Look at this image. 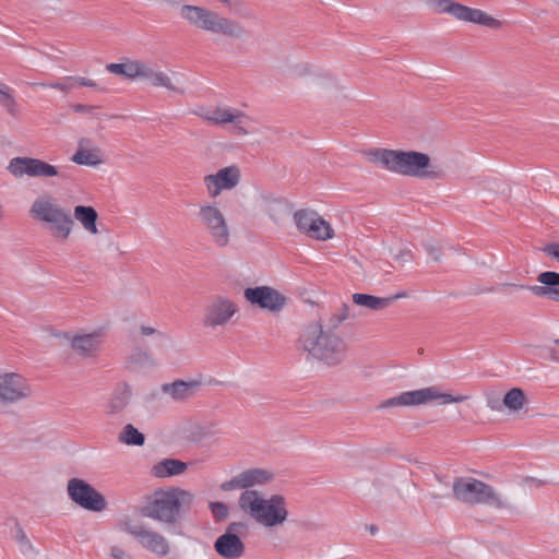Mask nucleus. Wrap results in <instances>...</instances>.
<instances>
[{
    "instance_id": "f257e3e1",
    "label": "nucleus",
    "mask_w": 559,
    "mask_h": 559,
    "mask_svg": "<svg viewBox=\"0 0 559 559\" xmlns=\"http://www.w3.org/2000/svg\"><path fill=\"white\" fill-rule=\"evenodd\" d=\"M298 347L329 367L338 366L346 358L347 344L335 333L324 332L323 325L311 323L305 328L298 340Z\"/></svg>"
},
{
    "instance_id": "f03ea898",
    "label": "nucleus",
    "mask_w": 559,
    "mask_h": 559,
    "mask_svg": "<svg viewBox=\"0 0 559 559\" xmlns=\"http://www.w3.org/2000/svg\"><path fill=\"white\" fill-rule=\"evenodd\" d=\"M192 501L193 495L179 487L157 489L141 508V514L169 527L179 522L182 509H189Z\"/></svg>"
},
{
    "instance_id": "7ed1b4c3",
    "label": "nucleus",
    "mask_w": 559,
    "mask_h": 559,
    "mask_svg": "<svg viewBox=\"0 0 559 559\" xmlns=\"http://www.w3.org/2000/svg\"><path fill=\"white\" fill-rule=\"evenodd\" d=\"M368 156L371 163L379 164L389 171L417 178L430 177L429 171L426 170L430 158L425 153L376 148L370 151Z\"/></svg>"
},
{
    "instance_id": "20e7f679",
    "label": "nucleus",
    "mask_w": 559,
    "mask_h": 559,
    "mask_svg": "<svg viewBox=\"0 0 559 559\" xmlns=\"http://www.w3.org/2000/svg\"><path fill=\"white\" fill-rule=\"evenodd\" d=\"M238 504L243 512L265 527L282 525L288 516L285 499L280 495L264 499L257 490H245Z\"/></svg>"
},
{
    "instance_id": "39448f33",
    "label": "nucleus",
    "mask_w": 559,
    "mask_h": 559,
    "mask_svg": "<svg viewBox=\"0 0 559 559\" xmlns=\"http://www.w3.org/2000/svg\"><path fill=\"white\" fill-rule=\"evenodd\" d=\"M180 16L189 25L204 32L231 38H239L245 35V28L238 22L204 7L183 4L180 8Z\"/></svg>"
},
{
    "instance_id": "423d86ee",
    "label": "nucleus",
    "mask_w": 559,
    "mask_h": 559,
    "mask_svg": "<svg viewBox=\"0 0 559 559\" xmlns=\"http://www.w3.org/2000/svg\"><path fill=\"white\" fill-rule=\"evenodd\" d=\"M453 498L467 506L485 504L508 509L510 503L495 488L476 478H456L452 485Z\"/></svg>"
},
{
    "instance_id": "0eeeda50",
    "label": "nucleus",
    "mask_w": 559,
    "mask_h": 559,
    "mask_svg": "<svg viewBox=\"0 0 559 559\" xmlns=\"http://www.w3.org/2000/svg\"><path fill=\"white\" fill-rule=\"evenodd\" d=\"M29 215L36 221L49 224L51 235L60 241L69 238L74 226L70 211L60 207L50 195L37 198L29 209Z\"/></svg>"
},
{
    "instance_id": "6e6552de",
    "label": "nucleus",
    "mask_w": 559,
    "mask_h": 559,
    "mask_svg": "<svg viewBox=\"0 0 559 559\" xmlns=\"http://www.w3.org/2000/svg\"><path fill=\"white\" fill-rule=\"evenodd\" d=\"M197 218L201 228L218 247H227L230 242V227L228 221L215 202H205L199 205Z\"/></svg>"
},
{
    "instance_id": "1a4fd4ad",
    "label": "nucleus",
    "mask_w": 559,
    "mask_h": 559,
    "mask_svg": "<svg viewBox=\"0 0 559 559\" xmlns=\"http://www.w3.org/2000/svg\"><path fill=\"white\" fill-rule=\"evenodd\" d=\"M433 400H439L440 404H451L462 403L467 400V396L441 393L439 388L433 385L419 390L403 392L397 396L383 401L380 404V408L395 406H418Z\"/></svg>"
},
{
    "instance_id": "9d476101",
    "label": "nucleus",
    "mask_w": 559,
    "mask_h": 559,
    "mask_svg": "<svg viewBox=\"0 0 559 559\" xmlns=\"http://www.w3.org/2000/svg\"><path fill=\"white\" fill-rule=\"evenodd\" d=\"M8 170L15 178L27 176L48 179L62 176L60 167L35 157H13L9 162Z\"/></svg>"
},
{
    "instance_id": "9b49d317",
    "label": "nucleus",
    "mask_w": 559,
    "mask_h": 559,
    "mask_svg": "<svg viewBox=\"0 0 559 559\" xmlns=\"http://www.w3.org/2000/svg\"><path fill=\"white\" fill-rule=\"evenodd\" d=\"M293 218L297 229L309 238L325 241L334 236L331 224L313 210H298L294 213Z\"/></svg>"
},
{
    "instance_id": "f8f14e48",
    "label": "nucleus",
    "mask_w": 559,
    "mask_h": 559,
    "mask_svg": "<svg viewBox=\"0 0 559 559\" xmlns=\"http://www.w3.org/2000/svg\"><path fill=\"white\" fill-rule=\"evenodd\" d=\"M67 493L72 502L84 510L100 512L106 508L104 496L81 478L74 477L68 481Z\"/></svg>"
},
{
    "instance_id": "ddd939ff",
    "label": "nucleus",
    "mask_w": 559,
    "mask_h": 559,
    "mask_svg": "<svg viewBox=\"0 0 559 559\" xmlns=\"http://www.w3.org/2000/svg\"><path fill=\"white\" fill-rule=\"evenodd\" d=\"M237 304L227 296L212 298L204 308L202 324L204 328L216 330L227 325L238 312Z\"/></svg>"
},
{
    "instance_id": "4468645a",
    "label": "nucleus",
    "mask_w": 559,
    "mask_h": 559,
    "mask_svg": "<svg viewBox=\"0 0 559 559\" xmlns=\"http://www.w3.org/2000/svg\"><path fill=\"white\" fill-rule=\"evenodd\" d=\"M247 524L243 522H233L226 531L214 542V550L223 559H239L246 551L245 543L240 535L247 531Z\"/></svg>"
},
{
    "instance_id": "2eb2a0df",
    "label": "nucleus",
    "mask_w": 559,
    "mask_h": 559,
    "mask_svg": "<svg viewBox=\"0 0 559 559\" xmlns=\"http://www.w3.org/2000/svg\"><path fill=\"white\" fill-rule=\"evenodd\" d=\"M124 531L144 549L157 557H166L170 552V543L163 534L156 531L130 522L124 524Z\"/></svg>"
},
{
    "instance_id": "dca6fc26",
    "label": "nucleus",
    "mask_w": 559,
    "mask_h": 559,
    "mask_svg": "<svg viewBox=\"0 0 559 559\" xmlns=\"http://www.w3.org/2000/svg\"><path fill=\"white\" fill-rule=\"evenodd\" d=\"M32 395V389L26 378L16 372L0 373V401L13 404Z\"/></svg>"
},
{
    "instance_id": "f3484780",
    "label": "nucleus",
    "mask_w": 559,
    "mask_h": 559,
    "mask_svg": "<svg viewBox=\"0 0 559 559\" xmlns=\"http://www.w3.org/2000/svg\"><path fill=\"white\" fill-rule=\"evenodd\" d=\"M199 116L204 120L214 124L234 123V133L237 135H246L249 131L246 128L248 117L245 112L231 107H214L209 109H201Z\"/></svg>"
},
{
    "instance_id": "a211bd4d",
    "label": "nucleus",
    "mask_w": 559,
    "mask_h": 559,
    "mask_svg": "<svg viewBox=\"0 0 559 559\" xmlns=\"http://www.w3.org/2000/svg\"><path fill=\"white\" fill-rule=\"evenodd\" d=\"M241 179L240 168L237 165H230L218 169L215 174L204 176L203 183L209 197L217 198L225 190L236 188Z\"/></svg>"
},
{
    "instance_id": "6ab92c4d",
    "label": "nucleus",
    "mask_w": 559,
    "mask_h": 559,
    "mask_svg": "<svg viewBox=\"0 0 559 559\" xmlns=\"http://www.w3.org/2000/svg\"><path fill=\"white\" fill-rule=\"evenodd\" d=\"M243 297L251 305L271 312H278L286 305V297L270 286L248 287Z\"/></svg>"
},
{
    "instance_id": "aec40b11",
    "label": "nucleus",
    "mask_w": 559,
    "mask_h": 559,
    "mask_svg": "<svg viewBox=\"0 0 559 559\" xmlns=\"http://www.w3.org/2000/svg\"><path fill=\"white\" fill-rule=\"evenodd\" d=\"M537 282L540 285L525 286L522 284H507L514 289H527L534 296L559 302V273L545 271L538 274Z\"/></svg>"
},
{
    "instance_id": "412c9836",
    "label": "nucleus",
    "mask_w": 559,
    "mask_h": 559,
    "mask_svg": "<svg viewBox=\"0 0 559 559\" xmlns=\"http://www.w3.org/2000/svg\"><path fill=\"white\" fill-rule=\"evenodd\" d=\"M273 475L271 472L263 468H250L243 471L233 477L230 480L221 484V489L224 491H231L237 489H246L254 486H260L272 480Z\"/></svg>"
},
{
    "instance_id": "4be33fe9",
    "label": "nucleus",
    "mask_w": 559,
    "mask_h": 559,
    "mask_svg": "<svg viewBox=\"0 0 559 559\" xmlns=\"http://www.w3.org/2000/svg\"><path fill=\"white\" fill-rule=\"evenodd\" d=\"M454 19L462 22L485 26L490 29H499L502 26L501 21L489 15L485 11L480 9L471 8L461 3L457 5Z\"/></svg>"
},
{
    "instance_id": "5701e85b",
    "label": "nucleus",
    "mask_w": 559,
    "mask_h": 559,
    "mask_svg": "<svg viewBox=\"0 0 559 559\" xmlns=\"http://www.w3.org/2000/svg\"><path fill=\"white\" fill-rule=\"evenodd\" d=\"M200 386L201 382L197 380H176L173 383H164L162 392L170 395L175 401H186L193 396Z\"/></svg>"
},
{
    "instance_id": "b1692460",
    "label": "nucleus",
    "mask_w": 559,
    "mask_h": 559,
    "mask_svg": "<svg viewBox=\"0 0 559 559\" xmlns=\"http://www.w3.org/2000/svg\"><path fill=\"white\" fill-rule=\"evenodd\" d=\"M293 73L298 78H310L313 83H317L324 88L334 84V79L328 72L308 62L296 64L293 68Z\"/></svg>"
},
{
    "instance_id": "393cba45",
    "label": "nucleus",
    "mask_w": 559,
    "mask_h": 559,
    "mask_svg": "<svg viewBox=\"0 0 559 559\" xmlns=\"http://www.w3.org/2000/svg\"><path fill=\"white\" fill-rule=\"evenodd\" d=\"M188 468L187 463L177 459H163L156 462L151 469L154 477L168 478L183 474Z\"/></svg>"
},
{
    "instance_id": "a878e982",
    "label": "nucleus",
    "mask_w": 559,
    "mask_h": 559,
    "mask_svg": "<svg viewBox=\"0 0 559 559\" xmlns=\"http://www.w3.org/2000/svg\"><path fill=\"white\" fill-rule=\"evenodd\" d=\"M71 345L79 355L93 356L99 348V335L97 333L75 335Z\"/></svg>"
},
{
    "instance_id": "bb28decb",
    "label": "nucleus",
    "mask_w": 559,
    "mask_h": 559,
    "mask_svg": "<svg viewBox=\"0 0 559 559\" xmlns=\"http://www.w3.org/2000/svg\"><path fill=\"white\" fill-rule=\"evenodd\" d=\"M74 218L82 227L92 235L98 234L97 218L98 214L93 206L76 205L73 211Z\"/></svg>"
},
{
    "instance_id": "cd10ccee",
    "label": "nucleus",
    "mask_w": 559,
    "mask_h": 559,
    "mask_svg": "<svg viewBox=\"0 0 559 559\" xmlns=\"http://www.w3.org/2000/svg\"><path fill=\"white\" fill-rule=\"evenodd\" d=\"M131 391L128 385L117 386L106 405V413L108 415H117L121 413L129 404Z\"/></svg>"
},
{
    "instance_id": "c85d7f7f",
    "label": "nucleus",
    "mask_w": 559,
    "mask_h": 559,
    "mask_svg": "<svg viewBox=\"0 0 559 559\" xmlns=\"http://www.w3.org/2000/svg\"><path fill=\"white\" fill-rule=\"evenodd\" d=\"M405 294H399L389 298H380L367 294H354L353 300L356 305L366 307L371 310H378L388 307L393 300L404 297Z\"/></svg>"
},
{
    "instance_id": "c756f323",
    "label": "nucleus",
    "mask_w": 559,
    "mask_h": 559,
    "mask_svg": "<svg viewBox=\"0 0 559 559\" xmlns=\"http://www.w3.org/2000/svg\"><path fill=\"white\" fill-rule=\"evenodd\" d=\"M118 440L127 445L141 447L145 442V437L132 424H127L120 431Z\"/></svg>"
},
{
    "instance_id": "7c9ffc66",
    "label": "nucleus",
    "mask_w": 559,
    "mask_h": 559,
    "mask_svg": "<svg viewBox=\"0 0 559 559\" xmlns=\"http://www.w3.org/2000/svg\"><path fill=\"white\" fill-rule=\"evenodd\" d=\"M350 308L348 305L343 304L335 312H333L326 320L323 329L324 332L334 333L341 324L349 318Z\"/></svg>"
},
{
    "instance_id": "2f4dec72",
    "label": "nucleus",
    "mask_w": 559,
    "mask_h": 559,
    "mask_svg": "<svg viewBox=\"0 0 559 559\" xmlns=\"http://www.w3.org/2000/svg\"><path fill=\"white\" fill-rule=\"evenodd\" d=\"M136 67H138V60L134 61H128L123 63H108L106 66V69L108 72L123 76L129 80H135L136 79Z\"/></svg>"
},
{
    "instance_id": "473e14b6",
    "label": "nucleus",
    "mask_w": 559,
    "mask_h": 559,
    "mask_svg": "<svg viewBox=\"0 0 559 559\" xmlns=\"http://www.w3.org/2000/svg\"><path fill=\"white\" fill-rule=\"evenodd\" d=\"M526 401L524 391L519 388L511 389L503 397V405L512 412L522 409Z\"/></svg>"
},
{
    "instance_id": "72a5a7b5",
    "label": "nucleus",
    "mask_w": 559,
    "mask_h": 559,
    "mask_svg": "<svg viewBox=\"0 0 559 559\" xmlns=\"http://www.w3.org/2000/svg\"><path fill=\"white\" fill-rule=\"evenodd\" d=\"M0 105L4 107L10 115H16L17 104L14 98V91L3 82H0Z\"/></svg>"
},
{
    "instance_id": "f704fd0d",
    "label": "nucleus",
    "mask_w": 559,
    "mask_h": 559,
    "mask_svg": "<svg viewBox=\"0 0 559 559\" xmlns=\"http://www.w3.org/2000/svg\"><path fill=\"white\" fill-rule=\"evenodd\" d=\"M150 83L155 87H165L168 91L177 94L183 93V88H181L177 84H174L171 79L158 69L153 74L152 79L150 80Z\"/></svg>"
},
{
    "instance_id": "c9c22d12",
    "label": "nucleus",
    "mask_w": 559,
    "mask_h": 559,
    "mask_svg": "<svg viewBox=\"0 0 559 559\" xmlns=\"http://www.w3.org/2000/svg\"><path fill=\"white\" fill-rule=\"evenodd\" d=\"M430 10L438 14H450L454 17L459 2L452 0H426Z\"/></svg>"
},
{
    "instance_id": "e433bc0d",
    "label": "nucleus",
    "mask_w": 559,
    "mask_h": 559,
    "mask_svg": "<svg viewBox=\"0 0 559 559\" xmlns=\"http://www.w3.org/2000/svg\"><path fill=\"white\" fill-rule=\"evenodd\" d=\"M71 160L78 165L97 166L102 163L99 155L93 151L80 148L71 157Z\"/></svg>"
},
{
    "instance_id": "4c0bfd02",
    "label": "nucleus",
    "mask_w": 559,
    "mask_h": 559,
    "mask_svg": "<svg viewBox=\"0 0 559 559\" xmlns=\"http://www.w3.org/2000/svg\"><path fill=\"white\" fill-rule=\"evenodd\" d=\"M158 68L153 63L138 61L136 79L141 78V79H145L150 82V80L152 79L153 74L155 73V71Z\"/></svg>"
},
{
    "instance_id": "58836bf2",
    "label": "nucleus",
    "mask_w": 559,
    "mask_h": 559,
    "mask_svg": "<svg viewBox=\"0 0 559 559\" xmlns=\"http://www.w3.org/2000/svg\"><path fill=\"white\" fill-rule=\"evenodd\" d=\"M14 538L23 551H28L33 549L31 540L28 539V537L26 536L25 532L21 526L16 527Z\"/></svg>"
},
{
    "instance_id": "ea45409f",
    "label": "nucleus",
    "mask_w": 559,
    "mask_h": 559,
    "mask_svg": "<svg viewBox=\"0 0 559 559\" xmlns=\"http://www.w3.org/2000/svg\"><path fill=\"white\" fill-rule=\"evenodd\" d=\"M210 509L213 515L219 520L225 519L228 515V508L223 502H211Z\"/></svg>"
},
{
    "instance_id": "a19ab883",
    "label": "nucleus",
    "mask_w": 559,
    "mask_h": 559,
    "mask_svg": "<svg viewBox=\"0 0 559 559\" xmlns=\"http://www.w3.org/2000/svg\"><path fill=\"white\" fill-rule=\"evenodd\" d=\"M75 86V76H64L55 82V90L68 92Z\"/></svg>"
},
{
    "instance_id": "79ce46f5",
    "label": "nucleus",
    "mask_w": 559,
    "mask_h": 559,
    "mask_svg": "<svg viewBox=\"0 0 559 559\" xmlns=\"http://www.w3.org/2000/svg\"><path fill=\"white\" fill-rule=\"evenodd\" d=\"M542 250L550 258L559 261V243H548Z\"/></svg>"
},
{
    "instance_id": "37998d69",
    "label": "nucleus",
    "mask_w": 559,
    "mask_h": 559,
    "mask_svg": "<svg viewBox=\"0 0 559 559\" xmlns=\"http://www.w3.org/2000/svg\"><path fill=\"white\" fill-rule=\"evenodd\" d=\"M110 557L112 559H133V557L131 555H129L123 549H121L120 547H117V546L111 547Z\"/></svg>"
},
{
    "instance_id": "c03bdc74",
    "label": "nucleus",
    "mask_w": 559,
    "mask_h": 559,
    "mask_svg": "<svg viewBox=\"0 0 559 559\" xmlns=\"http://www.w3.org/2000/svg\"><path fill=\"white\" fill-rule=\"evenodd\" d=\"M72 109L75 111V112H81V114H91L94 109L93 106H88V105H83V104H75L72 106Z\"/></svg>"
},
{
    "instance_id": "a18cd8bd",
    "label": "nucleus",
    "mask_w": 559,
    "mask_h": 559,
    "mask_svg": "<svg viewBox=\"0 0 559 559\" xmlns=\"http://www.w3.org/2000/svg\"><path fill=\"white\" fill-rule=\"evenodd\" d=\"M75 84L82 85V86H88V87H96V83L90 79L82 78V76H75Z\"/></svg>"
},
{
    "instance_id": "49530a36",
    "label": "nucleus",
    "mask_w": 559,
    "mask_h": 559,
    "mask_svg": "<svg viewBox=\"0 0 559 559\" xmlns=\"http://www.w3.org/2000/svg\"><path fill=\"white\" fill-rule=\"evenodd\" d=\"M428 253L433 261L438 262L440 260L439 250L437 248L430 247Z\"/></svg>"
},
{
    "instance_id": "de8ad7c7",
    "label": "nucleus",
    "mask_w": 559,
    "mask_h": 559,
    "mask_svg": "<svg viewBox=\"0 0 559 559\" xmlns=\"http://www.w3.org/2000/svg\"><path fill=\"white\" fill-rule=\"evenodd\" d=\"M29 86H40L44 88H55V82L28 83Z\"/></svg>"
},
{
    "instance_id": "09e8293b",
    "label": "nucleus",
    "mask_w": 559,
    "mask_h": 559,
    "mask_svg": "<svg viewBox=\"0 0 559 559\" xmlns=\"http://www.w3.org/2000/svg\"><path fill=\"white\" fill-rule=\"evenodd\" d=\"M141 332L143 335L148 336L156 333V330L151 326H141Z\"/></svg>"
},
{
    "instance_id": "8fccbe9b",
    "label": "nucleus",
    "mask_w": 559,
    "mask_h": 559,
    "mask_svg": "<svg viewBox=\"0 0 559 559\" xmlns=\"http://www.w3.org/2000/svg\"><path fill=\"white\" fill-rule=\"evenodd\" d=\"M3 217H4V210H3L2 204L0 203V221L3 219Z\"/></svg>"
},
{
    "instance_id": "3c124183",
    "label": "nucleus",
    "mask_w": 559,
    "mask_h": 559,
    "mask_svg": "<svg viewBox=\"0 0 559 559\" xmlns=\"http://www.w3.org/2000/svg\"><path fill=\"white\" fill-rule=\"evenodd\" d=\"M488 406L491 408V409H498V407L496 406V404L491 401L488 402Z\"/></svg>"
},
{
    "instance_id": "603ef678",
    "label": "nucleus",
    "mask_w": 559,
    "mask_h": 559,
    "mask_svg": "<svg viewBox=\"0 0 559 559\" xmlns=\"http://www.w3.org/2000/svg\"><path fill=\"white\" fill-rule=\"evenodd\" d=\"M222 3L229 5V0H219Z\"/></svg>"
},
{
    "instance_id": "864d4df0",
    "label": "nucleus",
    "mask_w": 559,
    "mask_h": 559,
    "mask_svg": "<svg viewBox=\"0 0 559 559\" xmlns=\"http://www.w3.org/2000/svg\"><path fill=\"white\" fill-rule=\"evenodd\" d=\"M430 497H431L432 499H437V498H439V496H438V495H436V493H430Z\"/></svg>"
},
{
    "instance_id": "5fc2aeb1",
    "label": "nucleus",
    "mask_w": 559,
    "mask_h": 559,
    "mask_svg": "<svg viewBox=\"0 0 559 559\" xmlns=\"http://www.w3.org/2000/svg\"><path fill=\"white\" fill-rule=\"evenodd\" d=\"M143 357H144L145 359H150V356H148L146 353H144V354H143Z\"/></svg>"
},
{
    "instance_id": "6e6d98bb",
    "label": "nucleus",
    "mask_w": 559,
    "mask_h": 559,
    "mask_svg": "<svg viewBox=\"0 0 559 559\" xmlns=\"http://www.w3.org/2000/svg\"><path fill=\"white\" fill-rule=\"evenodd\" d=\"M555 344L559 345V338L555 340Z\"/></svg>"
}]
</instances>
